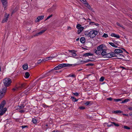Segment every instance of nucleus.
<instances>
[{
  "label": "nucleus",
  "instance_id": "44",
  "mask_svg": "<svg viewBox=\"0 0 132 132\" xmlns=\"http://www.w3.org/2000/svg\"><path fill=\"white\" fill-rule=\"evenodd\" d=\"M94 64L93 63H88L86 65L87 66H93L94 65Z\"/></svg>",
  "mask_w": 132,
  "mask_h": 132
},
{
  "label": "nucleus",
  "instance_id": "47",
  "mask_svg": "<svg viewBox=\"0 0 132 132\" xmlns=\"http://www.w3.org/2000/svg\"><path fill=\"white\" fill-rule=\"evenodd\" d=\"M123 127L124 128L127 129H130V128L129 127L126 126H124Z\"/></svg>",
  "mask_w": 132,
  "mask_h": 132
},
{
  "label": "nucleus",
  "instance_id": "25",
  "mask_svg": "<svg viewBox=\"0 0 132 132\" xmlns=\"http://www.w3.org/2000/svg\"><path fill=\"white\" fill-rule=\"evenodd\" d=\"M130 101V100L128 99H126L122 101L121 102V103H123L126 102H127Z\"/></svg>",
  "mask_w": 132,
  "mask_h": 132
},
{
  "label": "nucleus",
  "instance_id": "64",
  "mask_svg": "<svg viewBox=\"0 0 132 132\" xmlns=\"http://www.w3.org/2000/svg\"><path fill=\"white\" fill-rule=\"evenodd\" d=\"M130 116L132 117V112L130 114Z\"/></svg>",
  "mask_w": 132,
  "mask_h": 132
},
{
  "label": "nucleus",
  "instance_id": "5",
  "mask_svg": "<svg viewBox=\"0 0 132 132\" xmlns=\"http://www.w3.org/2000/svg\"><path fill=\"white\" fill-rule=\"evenodd\" d=\"M6 88H3L2 89L0 90V100H1L5 94L6 92Z\"/></svg>",
  "mask_w": 132,
  "mask_h": 132
},
{
  "label": "nucleus",
  "instance_id": "17",
  "mask_svg": "<svg viewBox=\"0 0 132 132\" xmlns=\"http://www.w3.org/2000/svg\"><path fill=\"white\" fill-rule=\"evenodd\" d=\"M80 42L82 44L84 43L85 42V38L84 37H81L80 39Z\"/></svg>",
  "mask_w": 132,
  "mask_h": 132
},
{
  "label": "nucleus",
  "instance_id": "52",
  "mask_svg": "<svg viewBox=\"0 0 132 132\" xmlns=\"http://www.w3.org/2000/svg\"><path fill=\"white\" fill-rule=\"evenodd\" d=\"M42 61H43L42 60L40 59L39 60H38L37 62L38 63H41Z\"/></svg>",
  "mask_w": 132,
  "mask_h": 132
},
{
  "label": "nucleus",
  "instance_id": "3",
  "mask_svg": "<svg viewBox=\"0 0 132 132\" xmlns=\"http://www.w3.org/2000/svg\"><path fill=\"white\" fill-rule=\"evenodd\" d=\"M11 82V79L9 78H6L3 80V83L4 86H5L3 88L7 86H9L10 85Z\"/></svg>",
  "mask_w": 132,
  "mask_h": 132
},
{
  "label": "nucleus",
  "instance_id": "45",
  "mask_svg": "<svg viewBox=\"0 0 132 132\" xmlns=\"http://www.w3.org/2000/svg\"><path fill=\"white\" fill-rule=\"evenodd\" d=\"M71 55H72V56L73 57H75L77 55L76 54V53H75L74 52H73V53H72L71 54Z\"/></svg>",
  "mask_w": 132,
  "mask_h": 132
},
{
  "label": "nucleus",
  "instance_id": "48",
  "mask_svg": "<svg viewBox=\"0 0 132 132\" xmlns=\"http://www.w3.org/2000/svg\"><path fill=\"white\" fill-rule=\"evenodd\" d=\"M85 108L83 106H80L79 107V109L81 110H84L85 109Z\"/></svg>",
  "mask_w": 132,
  "mask_h": 132
},
{
  "label": "nucleus",
  "instance_id": "62",
  "mask_svg": "<svg viewBox=\"0 0 132 132\" xmlns=\"http://www.w3.org/2000/svg\"><path fill=\"white\" fill-rule=\"evenodd\" d=\"M68 29L69 30L71 29V28L70 27H68Z\"/></svg>",
  "mask_w": 132,
  "mask_h": 132
},
{
  "label": "nucleus",
  "instance_id": "37",
  "mask_svg": "<svg viewBox=\"0 0 132 132\" xmlns=\"http://www.w3.org/2000/svg\"><path fill=\"white\" fill-rule=\"evenodd\" d=\"M81 27H82L81 25L80 24H77L76 26L77 28L78 29H79Z\"/></svg>",
  "mask_w": 132,
  "mask_h": 132
},
{
  "label": "nucleus",
  "instance_id": "41",
  "mask_svg": "<svg viewBox=\"0 0 132 132\" xmlns=\"http://www.w3.org/2000/svg\"><path fill=\"white\" fill-rule=\"evenodd\" d=\"M52 16H53V15L52 14H51L50 15L48 16V17H47V18L45 20V21H46V20H47L48 19H49L50 18L52 17Z\"/></svg>",
  "mask_w": 132,
  "mask_h": 132
},
{
  "label": "nucleus",
  "instance_id": "59",
  "mask_svg": "<svg viewBox=\"0 0 132 132\" xmlns=\"http://www.w3.org/2000/svg\"><path fill=\"white\" fill-rule=\"evenodd\" d=\"M120 68H121L123 69H126V68L123 67H120Z\"/></svg>",
  "mask_w": 132,
  "mask_h": 132
},
{
  "label": "nucleus",
  "instance_id": "46",
  "mask_svg": "<svg viewBox=\"0 0 132 132\" xmlns=\"http://www.w3.org/2000/svg\"><path fill=\"white\" fill-rule=\"evenodd\" d=\"M117 24L118 26L120 27H121L123 28V26L122 25H120V23H119L118 22L117 23Z\"/></svg>",
  "mask_w": 132,
  "mask_h": 132
},
{
  "label": "nucleus",
  "instance_id": "49",
  "mask_svg": "<svg viewBox=\"0 0 132 132\" xmlns=\"http://www.w3.org/2000/svg\"><path fill=\"white\" fill-rule=\"evenodd\" d=\"M107 99L108 100H109L111 101H112V100H113L112 98L111 97L108 98H107Z\"/></svg>",
  "mask_w": 132,
  "mask_h": 132
},
{
  "label": "nucleus",
  "instance_id": "39",
  "mask_svg": "<svg viewBox=\"0 0 132 132\" xmlns=\"http://www.w3.org/2000/svg\"><path fill=\"white\" fill-rule=\"evenodd\" d=\"M108 37V35L107 34L104 33L102 36V37L106 38Z\"/></svg>",
  "mask_w": 132,
  "mask_h": 132
},
{
  "label": "nucleus",
  "instance_id": "58",
  "mask_svg": "<svg viewBox=\"0 0 132 132\" xmlns=\"http://www.w3.org/2000/svg\"><path fill=\"white\" fill-rule=\"evenodd\" d=\"M113 126V125L112 124H111L110 125H108V126L109 127H111V126Z\"/></svg>",
  "mask_w": 132,
  "mask_h": 132
},
{
  "label": "nucleus",
  "instance_id": "61",
  "mask_svg": "<svg viewBox=\"0 0 132 132\" xmlns=\"http://www.w3.org/2000/svg\"><path fill=\"white\" fill-rule=\"evenodd\" d=\"M128 109L130 110H132V107H129L128 108Z\"/></svg>",
  "mask_w": 132,
  "mask_h": 132
},
{
  "label": "nucleus",
  "instance_id": "35",
  "mask_svg": "<svg viewBox=\"0 0 132 132\" xmlns=\"http://www.w3.org/2000/svg\"><path fill=\"white\" fill-rule=\"evenodd\" d=\"M82 3L86 5L87 3H88L86 0H81V1Z\"/></svg>",
  "mask_w": 132,
  "mask_h": 132
},
{
  "label": "nucleus",
  "instance_id": "26",
  "mask_svg": "<svg viewBox=\"0 0 132 132\" xmlns=\"http://www.w3.org/2000/svg\"><path fill=\"white\" fill-rule=\"evenodd\" d=\"M71 99H72V100L74 102H77L78 100L76 99L75 97L73 96H72L71 98Z\"/></svg>",
  "mask_w": 132,
  "mask_h": 132
},
{
  "label": "nucleus",
  "instance_id": "50",
  "mask_svg": "<svg viewBox=\"0 0 132 132\" xmlns=\"http://www.w3.org/2000/svg\"><path fill=\"white\" fill-rule=\"evenodd\" d=\"M73 94L74 95L76 96H78L79 95V93H73Z\"/></svg>",
  "mask_w": 132,
  "mask_h": 132
},
{
  "label": "nucleus",
  "instance_id": "36",
  "mask_svg": "<svg viewBox=\"0 0 132 132\" xmlns=\"http://www.w3.org/2000/svg\"><path fill=\"white\" fill-rule=\"evenodd\" d=\"M32 121L34 123H36L37 122V120L36 119L33 118L32 119Z\"/></svg>",
  "mask_w": 132,
  "mask_h": 132
},
{
  "label": "nucleus",
  "instance_id": "30",
  "mask_svg": "<svg viewBox=\"0 0 132 132\" xmlns=\"http://www.w3.org/2000/svg\"><path fill=\"white\" fill-rule=\"evenodd\" d=\"M68 77H73L75 78L76 77V76L75 74L72 73V74H71L68 75Z\"/></svg>",
  "mask_w": 132,
  "mask_h": 132
},
{
  "label": "nucleus",
  "instance_id": "8",
  "mask_svg": "<svg viewBox=\"0 0 132 132\" xmlns=\"http://www.w3.org/2000/svg\"><path fill=\"white\" fill-rule=\"evenodd\" d=\"M44 16V15H42L38 17L35 20V22H37L43 19Z\"/></svg>",
  "mask_w": 132,
  "mask_h": 132
},
{
  "label": "nucleus",
  "instance_id": "57",
  "mask_svg": "<svg viewBox=\"0 0 132 132\" xmlns=\"http://www.w3.org/2000/svg\"><path fill=\"white\" fill-rule=\"evenodd\" d=\"M80 62H81V64H83L84 63V61L80 60Z\"/></svg>",
  "mask_w": 132,
  "mask_h": 132
},
{
  "label": "nucleus",
  "instance_id": "42",
  "mask_svg": "<svg viewBox=\"0 0 132 132\" xmlns=\"http://www.w3.org/2000/svg\"><path fill=\"white\" fill-rule=\"evenodd\" d=\"M104 79V77H101V78H100V81L101 82H102L103 81Z\"/></svg>",
  "mask_w": 132,
  "mask_h": 132
},
{
  "label": "nucleus",
  "instance_id": "13",
  "mask_svg": "<svg viewBox=\"0 0 132 132\" xmlns=\"http://www.w3.org/2000/svg\"><path fill=\"white\" fill-rule=\"evenodd\" d=\"M46 30H44L42 31H41L39 32L36 34L34 36H38V35H41L42 34H43V33H44L45 31Z\"/></svg>",
  "mask_w": 132,
  "mask_h": 132
},
{
  "label": "nucleus",
  "instance_id": "21",
  "mask_svg": "<svg viewBox=\"0 0 132 132\" xmlns=\"http://www.w3.org/2000/svg\"><path fill=\"white\" fill-rule=\"evenodd\" d=\"M84 28L83 27H82L79 29H78V34H79L82 31Z\"/></svg>",
  "mask_w": 132,
  "mask_h": 132
},
{
  "label": "nucleus",
  "instance_id": "28",
  "mask_svg": "<svg viewBox=\"0 0 132 132\" xmlns=\"http://www.w3.org/2000/svg\"><path fill=\"white\" fill-rule=\"evenodd\" d=\"M25 85L24 84H22L19 87L20 89H21L22 88H23L24 87Z\"/></svg>",
  "mask_w": 132,
  "mask_h": 132
},
{
  "label": "nucleus",
  "instance_id": "43",
  "mask_svg": "<svg viewBox=\"0 0 132 132\" xmlns=\"http://www.w3.org/2000/svg\"><path fill=\"white\" fill-rule=\"evenodd\" d=\"M9 14H7V13H6L5 14V18H6L8 19V18H9Z\"/></svg>",
  "mask_w": 132,
  "mask_h": 132
},
{
  "label": "nucleus",
  "instance_id": "24",
  "mask_svg": "<svg viewBox=\"0 0 132 132\" xmlns=\"http://www.w3.org/2000/svg\"><path fill=\"white\" fill-rule=\"evenodd\" d=\"M108 43L111 46L113 47H114L115 48H117L118 47V46L114 45V44L112 43L111 42H109Z\"/></svg>",
  "mask_w": 132,
  "mask_h": 132
},
{
  "label": "nucleus",
  "instance_id": "63",
  "mask_svg": "<svg viewBox=\"0 0 132 132\" xmlns=\"http://www.w3.org/2000/svg\"><path fill=\"white\" fill-rule=\"evenodd\" d=\"M95 25H96V26H98L99 25V24L98 23H96V24L95 23Z\"/></svg>",
  "mask_w": 132,
  "mask_h": 132
},
{
  "label": "nucleus",
  "instance_id": "14",
  "mask_svg": "<svg viewBox=\"0 0 132 132\" xmlns=\"http://www.w3.org/2000/svg\"><path fill=\"white\" fill-rule=\"evenodd\" d=\"M111 36L112 37H115L117 38H120V36L118 35H116L114 33H112L111 35Z\"/></svg>",
  "mask_w": 132,
  "mask_h": 132
},
{
  "label": "nucleus",
  "instance_id": "20",
  "mask_svg": "<svg viewBox=\"0 0 132 132\" xmlns=\"http://www.w3.org/2000/svg\"><path fill=\"white\" fill-rule=\"evenodd\" d=\"M105 57L108 58H110L112 57L111 53H107L105 57Z\"/></svg>",
  "mask_w": 132,
  "mask_h": 132
},
{
  "label": "nucleus",
  "instance_id": "10",
  "mask_svg": "<svg viewBox=\"0 0 132 132\" xmlns=\"http://www.w3.org/2000/svg\"><path fill=\"white\" fill-rule=\"evenodd\" d=\"M1 1L3 5V6L4 8L5 9L7 6V0H2Z\"/></svg>",
  "mask_w": 132,
  "mask_h": 132
},
{
  "label": "nucleus",
  "instance_id": "15",
  "mask_svg": "<svg viewBox=\"0 0 132 132\" xmlns=\"http://www.w3.org/2000/svg\"><path fill=\"white\" fill-rule=\"evenodd\" d=\"M85 6L86 7H87V8H88L90 10H91L92 11H93V9L89 5L88 3H87L85 5Z\"/></svg>",
  "mask_w": 132,
  "mask_h": 132
},
{
  "label": "nucleus",
  "instance_id": "11",
  "mask_svg": "<svg viewBox=\"0 0 132 132\" xmlns=\"http://www.w3.org/2000/svg\"><path fill=\"white\" fill-rule=\"evenodd\" d=\"M114 52L117 54H118V53H122L123 52V51H122L119 49H116L114 50Z\"/></svg>",
  "mask_w": 132,
  "mask_h": 132
},
{
  "label": "nucleus",
  "instance_id": "6",
  "mask_svg": "<svg viewBox=\"0 0 132 132\" xmlns=\"http://www.w3.org/2000/svg\"><path fill=\"white\" fill-rule=\"evenodd\" d=\"M72 64H69L62 63L59 64L58 65V66L60 68V69L61 68L65 67L72 66Z\"/></svg>",
  "mask_w": 132,
  "mask_h": 132
},
{
  "label": "nucleus",
  "instance_id": "27",
  "mask_svg": "<svg viewBox=\"0 0 132 132\" xmlns=\"http://www.w3.org/2000/svg\"><path fill=\"white\" fill-rule=\"evenodd\" d=\"M117 56H117L119 57L118 58V59H121V57H124V55L119 53H118V54H117Z\"/></svg>",
  "mask_w": 132,
  "mask_h": 132
},
{
  "label": "nucleus",
  "instance_id": "31",
  "mask_svg": "<svg viewBox=\"0 0 132 132\" xmlns=\"http://www.w3.org/2000/svg\"><path fill=\"white\" fill-rule=\"evenodd\" d=\"M114 101L118 102L120 101H121V98H118V99H113Z\"/></svg>",
  "mask_w": 132,
  "mask_h": 132
},
{
  "label": "nucleus",
  "instance_id": "29",
  "mask_svg": "<svg viewBox=\"0 0 132 132\" xmlns=\"http://www.w3.org/2000/svg\"><path fill=\"white\" fill-rule=\"evenodd\" d=\"M24 106L25 105L24 104H21L20 106H18L19 108L20 109H23Z\"/></svg>",
  "mask_w": 132,
  "mask_h": 132
},
{
  "label": "nucleus",
  "instance_id": "56",
  "mask_svg": "<svg viewBox=\"0 0 132 132\" xmlns=\"http://www.w3.org/2000/svg\"><path fill=\"white\" fill-rule=\"evenodd\" d=\"M61 72V71H55L54 72H53V73L54 72V73L55 74L59 72Z\"/></svg>",
  "mask_w": 132,
  "mask_h": 132
},
{
  "label": "nucleus",
  "instance_id": "12",
  "mask_svg": "<svg viewBox=\"0 0 132 132\" xmlns=\"http://www.w3.org/2000/svg\"><path fill=\"white\" fill-rule=\"evenodd\" d=\"M106 50H105L104 48H103V50H102V51L101 52V54L103 56L105 57L106 54Z\"/></svg>",
  "mask_w": 132,
  "mask_h": 132
},
{
  "label": "nucleus",
  "instance_id": "7",
  "mask_svg": "<svg viewBox=\"0 0 132 132\" xmlns=\"http://www.w3.org/2000/svg\"><path fill=\"white\" fill-rule=\"evenodd\" d=\"M1 112H0V116L3 115L7 110V108H6L4 109H0Z\"/></svg>",
  "mask_w": 132,
  "mask_h": 132
},
{
  "label": "nucleus",
  "instance_id": "33",
  "mask_svg": "<svg viewBox=\"0 0 132 132\" xmlns=\"http://www.w3.org/2000/svg\"><path fill=\"white\" fill-rule=\"evenodd\" d=\"M8 19H7L6 18H5L2 21V23H4L5 22H6L7 20H8Z\"/></svg>",
  "mask_w": 132,
  "mask_h": 132
},
{
  "label": "nucleus",
  "instance_id": "38",
  "mask_svg": "<svg viewBox=\"0 0 132 132\" xmlns=\"http://www.w3.org/2000/svg\"><path fill=\"white\" fill-rule=\"evenodd\" d=\"M60 69V68L58 67V65L57 66L55 67L54 69H52L54 70H54H57Z\"/></svg>",
  "mask_w": 132,
  "mask_h": 132
},
{
  "label": "nucleus",
  "instance_id": "1",
  "mask_svg": "<svg viewBox=\"0 0 132 132\" xmlns=\"http://www.w3.org/2000/svg\"><path fill=\"white\" fill-rule=\"evenodd\" d=\"M105 47V45L103 44L101 45L97 48V50L95 49L94 50V52L97 55L101 54V52L103 50V48Z\"/></svg>",
  "mask_w": 132,
  "mask_h": 132
},
{
  "label": "nucleus",
  "instance_id": "60",
  "mask_svg": "<svg viewBox=\"0 0 132 132\" xmlns=\"http://www.w3.org/2000/svg\"><path fill=\"white\" fill-rule=\"evenodd\" d=\"M87 62H88L89 61H92V60H91L90 59H88L87 60Z\"/></svg>",
  "mask_w": 132,
  "mask_h": 132
},
{
  "label": "nucleus",
  "instance_id": "9",
  "mask_svg": "<svg viewBox=\"0 0 132 132\" xmlns=\"http://www.w3.org/2000/svg\"><path fill=\"white\" fill-rule=\"evenodd\" d=\"M54 56L51 57L49 56L48 57H46L45 58L43 59H42L43 61L45 62L46 61H47L48 60H51L53 58H54Z\"/></svg>",
  "mask_w": 132,
  "mask_h": 132
},
{
  "label": "nucleus",
  "instance_id": "22",
  "mask_svg": "<svg viewBox=\"0 0 132 132\" xmlns=\"http://www.w3.org/2000/svg\"><path fill=\"white\" fill-rule=\"evenodd\" d=\"M25 76H24L25 78H28L30 76V75L28 72H27L25 73Z\"/></svg>",
  "mask_w": 132,
  "mask_h": 132
},
{
  "label": "nucleus",
  "instance_id": "2",
  "mask_svg": "<svg viewBox=\"0 0 132 132\" xmlns=\"http://www.w3.org/2000/svg\"><path fill=\"white\" fill-rule=\"evenodd\" d=\"M98 33V31L96 30H91L90 32L87 34H85V35L88 37H90L91 38H94Z\"/></svg>",
  "mask_w": 132,
  "mask_h": 132
},
{
  "label": "nucleus",
  "instance_id": "4",
  "mask_svg": "<svg viewBox=\"0 0 132 132\" xmlns=\"http://www.w3.org/2000/svg\"><path fill=\"white\" fill-rule=\"evenodd\" d=\"M53 71L54 70L52 69L51 70L47 72L46 73L44 74L42 76H41L39 78V79H41L50 76L52 72H53Z\"/></svg>",
  "mask_w": 132,
  "mask_h": 132
},
{
  "label": "nucleus",
  "instance_id": "34",
  "mask_svg": "<svg viewBox=\"0 0 132 132\" xmlns=\"http://www.w3.org/2000/svg\"><path fill=\"white\" fill-rule=\"evenodd\" d=\"M111 123L112 124H113L116 126L118 127L119 126L118 124L116 123L115 122H112Z\"/></svg>",
  "mask_w": 132,
  "mask_h": 132
},
{
  "label": "nucleus",
  "instance_id": "51",
  "mask_svg": "<svg viewBox=\"0 0 132 132\" xmlns=\"http://www.w3.org/2000/svg\"><path fill=\"white\" fill-rule=\"evenodd\" d=\"M69 51L70 52V53H73L75 51L74 50H69Z\"/></svg>",
  "mask_w": 132,
  "mask_h": 132
},
{
  "label": "nucleus",
  "instance_id": "53",
  "mask_svg": "<svg viewBox=\"0 0 132 132\" xmlns=\"http://www.w3.org/2000/svg\"><path fill=\"white\" fill-rule=\"evenodd\" d=\"M28 127L27 126L23 125V126H22L21 127L22 129H23L26 127Z\"/></svg>",
  "mask_w": 132,
  "mask_h": 132
},
{
  "label": "nucleus",
  "instance_id": "19",
  "mask_svg": "<svg viewBox=\"0 0 132 132\" xmlns=\"http://www.w3.org/2000/svg\"><path fill=\"white\" fill-rule=\"evenodd\" d=\"M93 55V54H92V53H91L90 52H89V53H86L85 54H84L83 55V56H89V55Z\"/></svg>",
  "mask_w": 132,
  "mask_h": 132
},
{
  "label": "nucleus",
  "instance_id": "23",
  "mask_svg": "<svg viewBox=\"0 0 132 132\" xmlns=\"http://www.w3.org/2000/svg\"><path fill=\"white\" fill-rule=\"evenodd\" d=\"M20 89L19 87H15L14 88L12 89V90L13 91H18Z\"/></svg>",
  "mask_w": 132,
  "mask_h": 132
},
{
  "label": "nucleus",
  "instance_id": "55",
  "mask_svg": "<svg viewBox=\"0 0 132 132\" xmlns=\"http://www.w3.org/2000/svg\"><path fill=\"white\" fill-rule=\"evenodd\" d=\"M24 112V110H22L19 111V112H20L21 113H23Z\"/></svg>",
  "mask_w": 132,
  "mask_h": 132
},
{
  "label": "nucleus",
  "instance_id": "16",
  "mask_svg": "<svg viewBox=\"0 0 132 132\" xmlns=\"http://www.w3.org/2000/svg\"><path fill=\"white\" fill-rule=\"evenodd\" d=\"M122 112V111L120 110L113 111H112V113L114 114H118V113H121Z\"/></svg>",
  "mask_w": 132,
  "mask_h": 132
},
{
  "label": "nucleus",
  "instance_id": "32",
  "mask_svg": "<svg viewBox=\"0 0 132 132\" xmlns=\"http://www.w3.org/2000/svg\"><path fill=\"white\" fill-rule=\"evenodd\" d=\"M111 56H112V57H117V56H117V55H116V53L114 52H112V53H111Z\"/></svg>",
  "mask_w": 132,
  "mask_h": 132
},
{
  "label": "nucleus",
  "instance_id": "18",
  "mask_svg": "<svg viewBox=\"0 0 132 132\" xmlns=\"http://www.w3.org/2000/svg\"><path fill=\"white\" fill-rule=\"evenodd\" d=\"M23 69L24 70H26L28 68V65L27 64H25L22 66Z\"/></svg>",
  "mask_w": 132,
  "mask_h": 132
},
{
  "label": "nucleus",
  "instance_id": "40",
  "mask_svg": "<svg viewBox=\"0 0 132 132\" xmlns=\"http://www.w3.org/2000/svg\"><path fill=\"white\" fill-rule=\"evenodd\" d=\"M90 102H91L89 101H87L85 103V104L86 105H88L90 104Z\"/></svg>",
  "mask_w": 132,
  "mask_h": 132
},
{
  "label": "nucleus",
  "instance_id": "54",
  "mask_svg": "<svg viewBox=\"0 0 132 132\" xmlns=\"http://www.w3.org/2000/svg\"><path fill=\"white\" fill-rule=\"evenodd\" d=\"M95 23L93 22H89V24L90 25H93L95 24Z\"/></svg>",
  "mask_w": 132,
  "mask_h": 132
}]
</instances>
